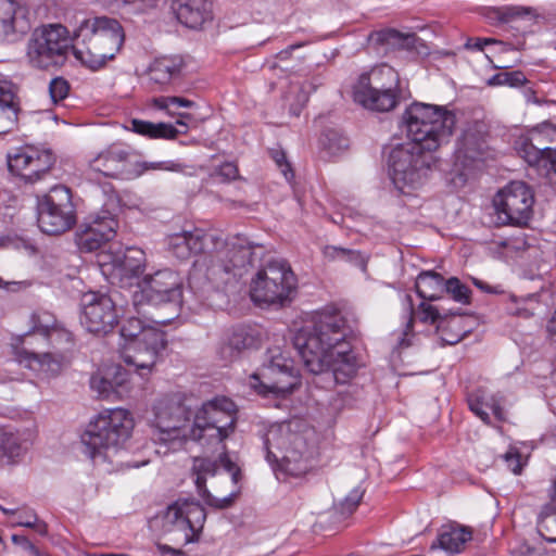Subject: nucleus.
Instances as JSON below:
<instances>
[{"instance_id":"6","label":"nucleus","mask_w":556,"mask_h":556,"mask_svg":"<svg viewBox=\"0 0 556 556\" xmlns=\"http://www.w3.org/2000/svg\"><path fill=\"white\" fill-rule=\"evenodd\" d=\"M264 447L274 470L300 477L311 468L314 450L303 434L291 430L290 424L271 426L264 437Z\"/></svg>"},{"instance_id":"45","label":"nucleus","mask_w":556,"mask_h":556,"mask_svg":"<svg viewBox=\"0 0 556 556\" xmlns=\"http://www.w3.org/2000/svg\"><path fill=\"white\" fill-rule=\"evenodd\" d=\"M419 318L422 323H430L435 325L437 330H442L447 327H457L460 317L455 314L442 315L438 307L429 305L425 302L419 305Z\"/></svg>"},{"instance_id":"17","label":"nucleus","mask_w":556,"mask_h":556,"mask_svg":"<svg viewBox=\"0 0 556 556\" xmlns=\"http://www.w3.org/2000/svg\"><path fill=\"white\" fill-rule=\"evenodd\" d=\"M556 137V127L544 122L534 128L529 138L521 140L517 151L519 155L532 167L542 170L548 179L556 185V149L545 144Z\"/></svg>"},{"instance_id":"31","label":"nucleus","mask_w":556,"mask_h":556,"mask_svg":"<svg viewBox=\"0 0 556 556\" xmlns=\"http://www.w3.org/2000/svg\"><path fill=\"white\" fill-rule=\"evenodd\" d=\"M174 10L178 21L193 29L212 18V4L208 0H175Z\"/></svg>"},{"instance_id":"55","label":"nucleus","mask_w":556,"mask_h":556,"mask_svg":"<svg viewBox=\"0 0 556 556\" xmlns=\"http://www.w3.org/2000/svg\"><path fill=\"white\" fill-rule=\"evenodd\" d=\"M143 169L146 170H168V172H182L185 165L176 161H163V162H144Z\"/></svg>"},{"instance_id":"48","label":"nucleus","mask_w":556,"mask_h":556,"mask_svg":"<svg viewBox=\"0 0 556 556\" xmlns=\"http://www.w3.org/2000/svg\"><path fill=\"white\" fill-rule=\"evenodd\" d=\"M527 81L525 74L521 71L501 72L493 75L489 79L490 86H509L519 87Z\"/></svg>"},{"instance_id":"61","label":"nucleus","mask_w":556,"mask_h":556,"mask_svg":"<svg viewBox=\"0 0 556 556\" xmlns=\"http://www.w3.org/2000/svg\"><path fill=\"white\" fill-rule=\"evenodd\" d=\"M490 42H494V40L492 39H481V38H475V39H469L466 43V47L468 49H477V50H482L483 47Z\"/></svg>"},{"instance_id":"10","label":"nucleus","mask_w":556,"mask_h":556,"mask_svg":"<svg viewBox=\"0 0 556 556\" xmlns=\"http://www.w3.org/2000/svg\"><path fill=\"white\" fill-rule=\"evenodd\" d=\"M296 278L283 260L268 262L260 268L250 285L251 300L260 305L283 306L291 301Z\"/></svg>"},{"instance_id":"58","label":"nucleus","mask_w":556,"mask_h":556,"mask_svg":"<svg viewBox=\"0 0 556 556\" xmlns=\"http://www.w3.org/2000/svg\"><path fill=\"white\" fill-rule=\"evenodd\" d=\"M350 249H344L336 245H327L324 249V255L329 261H343L345 262Z\"/></svg>"},{"instance_id":"46","label":"nucleus","mask_w":556,"mask_h":556,"mask_svg":"<svg viewBox=\"0 0 556 556\" xmlns=\"http://www.w3.org/2000/svg\"><path fill=\"white\" fill-rule=\"evenodd\" d=\"M376 40L390 49H412L417 37L413 33L403 34L395 29H384L376 34Z\"/></svg>"},{"instance_id":"43","label":"nucleus","mask_w":556,"mask_h":556,"mask_svg":"<svg viewBox=\"0 0 556 556\" xmlns=\"http://www.w3.org/2000/svg\"><path fill=\"white\" fill-rule=\"evenodd\" d=\"M34 154V146L16 148L8 154L9 170L28 182V174Z\"/></svg>"},{"instance_id":"56","label":"nucleus","mask_w":556,"mask_h":556,"mask_svg":"<svg viewBox=\"0 0 556 556\" xmlns=\"http://www.w3.org/2000/svg\"><path fill=\"white\" fill-rule=\"evenodd\" d=\"M503 459L506 466L515 473L519 475L522 470L521 454L515 447H510L504 455Z\"/></svg>"},{"instance_id":"5","label":"nucleus","mask_w":556,"mask_h":556,"mask_svg":"<svg viewBox=\"0 0 556 556\" xmlns=\"http://www.w3.org/2000/svg\"><path fill=\"white\" fill-rule=\"evenodd\" d=\"M134 428L130 413L123 408L105 409L89 421L80 437L84 453L96 460L106 459L129 439Z\"/></svg>"},{"instance_id":"8","label":"nucleus","mask_w":556,"mask_h":556,"mask_svg":"<svg viewBox=\"0 0 556 556\" xmlns=\"http://www.w3.org/2000/svg\"><path fill=\"white\" fill-rule=\"evenodd\" d=\"M70 49L73 50V38L65 26L42 25L30 34L26 43L25 60L31 68L48 71L63 65Z\"/></svg>"},{"instance_id":"19","label":"nucleus","mask_w":556,"mask_h":556,"mask_svg":"<svg viewBox=\"0 0 556 556\" xmlns=\"http://www.w3.org/2000/svg\"><path fill=\"white\" fill-rule=\"evenodd\" d=\"M80 321L89 332L106 334L118 323L115 303L108 294L98 292L84 294Z\"/></svg>"},{"instance_id":"34","label":"nucleus","mask_w":556,"mask_h":556,"mask_svg":"<svg viewBox=\"0 0 556 556\" xmlns=\"http://www.w3.org/2000/svg\"><path fill=\"white\" fill-rule=\"evenodd\" d=\"M467 401L470 410L484 424H490L489 412H491L497 420H505V413L498 395L489 394L485 390L478 389L468 395Z\"/></svg>"},{"instance_id":"9","label":"nucleus","mask_w":556,"mask_h":556,"mask_svg":"<svg viewBox=\"0 0 556 556\" xmlns=\"http://www.w3.org/2000/svg\"><path fill=\"white\" fill-rule=\"evenodd\" d=\"M432 152L412 141L392 149L389 156L391 179L401 193L409 194L424 185L433 163Z\"/></svg>"},{"instance_id":"18","label":"nucleus","mask_w":556,"mask_h":556,"mask_svg":"<svg viewBox=\"0 0 556 556\" xmlns=\"http://www.w3.org/2000/svg\"><path fill=\"white\" fill-rule=\"evenodd\" d=\"M165 344V333L162 330H149L143 334V339L124 344L122 358L141 377H144L152 371Z\"/></svg>"},{"instance_id":"57","label":"nucleus","mask_w":556,"mask_h":556,"mask_svg":"<svg viewBox=\"0 0 556 556\" xmlns=\"http://www.w3.org/2000/svg\"><path fill=\"white\" fill-rule=\"evenodd\" d=\"M273 160L275 161L276 165L285 176V178L290 181L294 177V173L290 166V164L287 162L286 153L280 150H273L270 152Z\"/></svg>"},{"instance_id":"59","label":"nucleus","mask_w":556,"mask_h":556,"mask_svg":"<svg viewBox=\"0 0 556 556\" xmlns=\"http://www.w3.org/2000/svg\"><path fill=\"white\" fill-rule=\"evenodd\" d=\"M349 255L345 262L359 267L362 270H366L368 258L364 256L361 252L355 250H349Z\"/></svg>"},{"instance_id":"33","label":"nucleus","mask_w":556,"mask_h":556,"mask_svg":"<svg viewBox=\"0 0 556 556\" xmlns=\"http://www.w3.org/2000/svg\"><path fill=\"white\" fill-rule=\"evenodd\" d=\"M184 60L179 55L156 58L148 68L151 83L164 87L180 78Z\"/></svg>"},{"instance_id":"40","label":"nucleus","mask_w":556,"mask_h":556,"mask_svg":"<svg viewBox=\"0 0 556 556\" xmlns=\"http://www.w3.org/2000/svg\"><path fill=\"white\" fill-rule=\"evenodd\" d=\"M37 345L68 357L74 346V339L72 332L59 324L48 336L41 337Z\"/></svg>"},{"instance_id":"16","label":"nucleus","mask_w":556,"mask_h":556,"mask_svg":"<svg viewBox=\"0 0 556 556\" xmlns=\"http://www.w3.org/2000/svg\"><path fill=\"white\" fill-rule=\"evenodd\" d=\"M205 520L206 511L199 502L178 500L163 514L162 529L164 533L179 532L186 545L198 540Z\"/></svg>"},{"instance_id":"4","label":"nucleus","mask_w":556,"mask_h":556,"mask_svg":"<svg viewBox=\"0 0 556 556\" xmlns=\"http://www.w3.org/2000/svg\"><path fill=\"white\" fill-rule=\"evenodd\" d=\"M409 141L437 151L448 143L456 124L455 114L442 105L413 102L402 115Z\"/></svg>"},{"instance_id":"7","label":"nucleus","mask_w":556,"mask_h":556,"mask_svg":"<svg viewBox=\"0 0 556 556\" xmlns=\"http://www.w3.org/2000/svg\"><path fill=\"white\" fill-rule=\"evenodd\" d=\"M402 99L399 73L390 65L382 64L359 75L353 86V100L372 112H390Z\"/></svg>"},{"instance_id":"44","label":"nucleus","mask_w":556,"mask_h":556,"mask_svg":"<svg viewBox=\"0 0 556 556\" xmlns=\"http://www.w3.org/2000/svg\"><path fill=\"white\" fill-rule=\"evenodd\" d=\"M34 154L28 174V182L41 179L55 163V156L49 149L34 147Z\"/></svg>"},{"instance_id":"62","label":"nucleus","mask_w":556,"mask_h":556,"mask_svg":"<svg viewBox=\"0 0 556 556\" xmlns=\"http://www.w3.org/2000/svg\"><path fill=\"white\" fill-rule=\"evenodd\" d=\"M172 97H159L153 99V105L160 110H167L170 105Z\"/></svg>"},{"instance_id":"13","label":"nucleus","mask_w":556,"mask_h":556,"mask_svg":"<svg viewBox=\"0 0 556 556\" xmlns=\"http://www.w3.org/2000/svg\"><path fill=\"white\" fill-rule=\"evenodd\" d=\"M38 227L48 235H60L75 224V208L71 189L63 185L52 187L38 202Z\"/></svg>"},{"instance_id":"27","label":"nucleus","mask_w":556,"mask_h":556,"mask_svg":"<svg viewBox=\"0 0 556 556\" xmlns=\"http://www.w3.org/2000/svg\"><path fill=\"white\" fill-rule=\"evenodd\" d=\"M117 220L112 215L97 216L77 235V244L84 252L102 248L116 235Z\"/></svg>"},{"instance_id":"14","label":"nucleus","mask_w":556,"mask_h":556,"mask_svg":"<svg viewBox=\"0 0 556 556\" xmlns=\"http://www.w3.org/2000/svg\"><path fill=\"white\" fill-rule=\"evenodd\" d=\"M191 415V410L179 400H160L154 406L155 439L173 447L180 445L182 440L189 439V429L186 426Z\"/></svg>"},{"instance_id":"30","label":"nucleus","mask_w":556,"mask_h":556,"mask_svg":"<svg viewBox=\"0 0 556 556\" xmlns=\"http://www.w3.org/2000/svg\"><path fill=\"white\" fill-rule=\"evenodd\" d=\"M128 374L121 367L114 368V377L110 379L100 372L90 378V388L104 400L122 399L128 392Z\"/></svg>"},{"instance_id":"11","label":"nucleus","mask_w":556,"mask_h":556,"mask_svg":"<svg viewBox=\"0 0 556 556\" xmlns=\"http://www.w3.org/2000/svg\"><path fill=\"white\" fill-rule=\"evenodd\" d=\"M299 384L294 361L278 348L268 350V363L260 374L250 377V386L258 394L285 396Z\"/></svg>"},{"instance_id":"28","label":"nucleus","mask_w":556,"mask_h":556,"mask_svg":"<svg viewBox=\"0 0 556 556\" xmlns=\"http://www.w3.org/2000/svg\"><path fill=\"white\" fill-rule=\"evenodd\" d=\"M262 342V333L257 328L241 326L235 328L218 348V355L225 362H233L245 350L257 349Z\"/></svg>"},{"instance_id":"52","label":"nucleus","mask_w":556,"mask_h":556,"mask_svg":"<svg viewBox=\"0 0 556 556\" xmlns=\"http://www.w3.org/2000/svg\"><path fill=\"white\" fill-rule=\"evenodd\" d=\"M406 300L408 303V319L406 321L404 330L397 334V346L400 349L408 348L412 344V338L414 334L413 326H414V309H413V301L410 295H406Z\"/></svg>"},{"instance_id":"21","label":"nucleus","mask_w":556,"mask_h":556,"mask_svg":"<svg viewBox=\"0 0 556 556\" xmlns=\"http://www.w3.org/2000/svg\"><path fill=\"white\" fill-rule=\"evenodd\" d=\"M130 152L122 144H112L100 152L89 162L87 176L98 180L101 176L108 178H123L129 173Z\"/></svg>"},{"instance_id":"60","label":"nucleus","mask_w":556,"mask_h":556,"mask_svg":"<svg viewBox=\"0 0 556 556\" xmlns=\"http://www.w3.org/2000/svg\"><path fill=\"white\" fill-rule=\"evenodd\" d=\"M218 175L226 180L235 179L238 176V168L233 163H224L218 170Z\"/></svg>"},{"instance_id":"2","label":"nucleus","mask_w":556,"mask_h":556,"mask_svg":"<svg viewBox=\"0 0 556 556\" xmlns=\"http://www.w3.org/2000/svg\"><path fill=\"white\" fill-rule=\"evenodd\" d=\"M236 425L237 406L230 399L222 396L203 403L189 429V439L202 448L212 453L220 451V462L235 484L241 479V470L229 458L225 441L233 434Z\"/></svg>"},{"instance_id":"54","label":"nucleus","mask_w":556,"mask_h":556,"mask_svg":"<svg viewBox=\"0 0 556 556\" xmlns=\"http://www.w3.org/2000/svg\"><path fill=\"white\" fill-rule=\"evenodd\" d=\"M462 320L457 327H447L442 330H437L442 344L453 345L458 343L464 337V329L460 326Z\"/></svg>"},{"instance_id":"20","label":"nucleus","mask_w":556,"mask_h":556,"mask_svg":"<svg viewBox=\"0 0 556 556\" xmlns=\"http://www.w3.org/2000/svg\"><path fill=\"white\" fill-rule=\"evenodd\" d=\"M223 245V237L216 231L194 228L167 237L168 251L179 260H188L192 255L210 254Z\"/></svg>"},{"instance_id":"47","label":"nucleus","mask_w":556,"mask_h":556,"mask_svg":"<svg viewBox=\"0 0 556 556\" xmlns=\"http://www.w3.org/2000/svg\"><path fill=\"white\" fill-rule=\"evenodd\" d=\"M149 330H160L159 328L144 324L141 319L130 317L123 321L121 327V336L125 340V343L143 339V334Z\"/></svg>"},{"instance_id":"51","label":"nucleus","mask_w":556,"mask_h":556,"mask_svg":"<svg viewBox=\"0 0 556 556\" xmlns=\"http://www.w3.org/2000/svg\"><path fill=\"white\" fill-rule=\"evenodd\" d=\"M321 142L331 154H336L349 147V139L334 130H329L325 134V138Z\"/></svg>"},{"instance_id":"15","label":"nucleus","mask_w":556,"mask_h":556,"mask_svg":"<svg viewBox=\"0 0 556 556\" xmlns=\"http://www.w3.org/2000/svg\"><path fill=\"white\" fill-rule=\"evenodd\" d=\"M182 295V280L170 269L157 270L146 276L131 292L132 304L139 309L144 304L160 305L179 302Z\"/></svg>"},{"instance_id":"50","label":"nucleus","mask_w":556,"mask_h":556,"mask_svg":"<svg viewBox=\"0 0 556 556\" xmlns=\"http://www.w3.org/2000/svg\"><path fill=\"white\" fill-rule=\"evenodd\" d=\"M364 496V491L361 488L353 489L345 498L339 503L337 510L343 516L348 517L353 514L359 505Z\"/></svg>"},{"instance_id":"25","label":"nucleus","mask_w":556,"mask_h":556,"mask_svg":"<svg viewBox=\"0 0 556 556\" xmlns=\"http://www.w3.org/2000/svg\"><path fill=\"white\" fill-rule=\"evenodd\" d=\"M146 266L144 252L136 247H128L123 252H118L112 260L111 277L113 283H117L121 288H138L141 282V274Z\"/></svg>"},{"instance_id":"12","label":"nucleus","mask_w":556,"mask_h":556,"mask_svg":"<svg viewBox=\"0 0 556 556\" xmlns=\"http://www.w3.org/2000/svg\"><path fill=\"white\" fill-rule=\"evenodd\" d=\"M534 195L523 181H511L493 198L497 226H523L533 213Z\"/></svg>"},{"instance_id":"38","label":"nucleus","mask_w":556,"mask_h":556,"mask_svg":"<svg viewBox=\"0 0 556 556\" xmlns=\"http://www.w3.org/2000/svg\"><path fill=\"white\" fill-rule=\"evenodd\" d=\"M485 148L483 134L476 127L467 128L457 143V157L475 161L482 155Z\"/></svg>"},{"instance_id":"1","label":"nucleus","mask_w":556,"mask_h":556,"mask_svg":"<svg viewBox=\"0 0 556 556\" xmlns=\"http://www.w3.org/2000/svg\"><path fill=\"white\" fill-rule=\"evenodd\" d=\"M350 332L340 312H324L312 326L295 332L293 345L309 372L319 375L331 370L338 383H345L357 370L356 357L346 340Z\"/></svg>"},{"instance_id":"53","label":"nucleus","mask_w":556,"mask_h":556,"mask_svg":"<svg viewBox=\"0 0 556 556\" xmlns=\"http://www.w3.org/2000/svg\"><path fill=\"white\" fill-rule=\"evenodd\" d=\"M70 92V84L63 77H55L49 84V93L54 103L64 100Z\"/></svg>"},{"instance_id":"32","label":"nucleus","mask_w":556,"mask_h":556,"mask_svg":"<svg viewBox=\"0 0 556 556\" xmlns=\"http://www.w3.org/2000/svg\"><path fill=\"white\" fill-rule=\"evenodd\" d=\"M471 539L472 531L468 527L457 525L443 526L437 541L432 542L430 545V552L434 553L440 548L451 555L460 553L465 544Z\"/></svg>"},{"instance_id":"41","label":"nucleus","mask_w":556,"mask_h":556,"mask_svg":"<svg viewBox=\"0 0 556 556\" xmlns=\"http://www.w3.org/2000/svg\"><path fill=\"white\" fill-rule=\"evenodd\" d=\"M59 324L54 315L48 311L34 312L30 316V330L21 337V345H26L28 337H36L35 344L39 343L41 337L48 336Z\"/></svg>"},{"instance_id":"37","label":"nucleus","mask_w":556,"mask_h":556,"mask_svg":"<svg viewBox=\"0 0 556 556\" xmlns=\"http://www.w3.org/2000/svg\"><path fill=\"white\" fill-rule=\"evenodd\" d=\"M134 132L146 136L151 139H175L179 134H186V130H179L168 123H152L148 121L134 118L128 127Z\"/></svg>"},{"instance_id":"35","label":"nucleus","mask_w":556,"mask_h":556,"mask_svg":"<svg viewBox=\"0 0 556 556\" xmlns=\"http://www.w3.org/2000/svg\"><path fill=\"white\" fill-rule=\"evenodd\" d=\"M485 17L491 23L511 24L518 21L535 22L536 9L526 5H502L486 9Z\"/></svg>"},{"instance_id":"63","label":"nucleus","mask_w":556,"mask_h":556,"mask_svg":"<svg viewBox=\"0 0 556 556\" xmlns=\"http://www.w3.org/2000/svg\"><path fill=\"white\" fill-rule=\"evenodd\" d=\"M156 547H157L159 552H160L161 554H163V555H164V554H172V555H174V556H178V555H181V554H182V552H181L180 549H177V548L170 547V546H168V545H166V544H160V543H159V544L156 545Z\"/></svg>"},{"instance_id":"64","label":"nucleus","mask_w":556,"mask_h":556,"mask_svg":"<svg viewBox=\"0 0 556 556\" xmlns=\"http://www.w3.org/2000/svg\"><path fill=\"white\" fill-rule=\"evenodd\" d=\"M37 519L38 517L36 514L27 515L24 519L18 520L17 525L27 528H34V525H36Z\"/></svg>"},{"instance_id":"39","label":"nucleus","mask_w":556,"mask_h":556,"mask_svg":"<svg viewBox=\"0 0 556 556\" xmlns=\"http://www.w3.org/2000/svg\"><path fill=\"white\" fill-rule=\"evenodd\" d=\"M29 441L30 433L8 428L0 429V451L11 459L20 457L27 450Z\"/></svg>"},{"instance_id":"26","label":"nucleus","mask_w":556,"mask_h":556,"mask_svg":"<svg viewBox=\"0 0 556 556\" xmlns=\"http://www.w3.org/2000/svg\"><path fill=\"white\" fill-rule=\"evenodd\" d=\"M30 28L31 23L24 7L14 0H0V40L16 41Z\"/></svg>"},{"instance_id":"24","label":"nucleus","mask_w":556,"mask_h":556,"mask_svg":"<svg viewBox=\"0 0 556 556\" xmlns=\"http://www.w3.org/2000/svg\"><path fill=\"white\" fill-rule=\"evenodd\" d=\"M217 452L219 453L217 459H211L210 457L203 456L194 457L192 459L191 475L193 477L198 494L201 496L203 502L212 508L225 509L232 506L237 493L232 492L223 498H218L213 496L206 488L207 478L214 477L220 465L225 468L224 464L220 462V451Z\"/></svg>"},{"instance_id":"22","label":"nucleus","mask_w":556,"mask_h":556,"mask_svg":"<svg viewBox=\"0 0 556 556\" xmlns=\"http://www.w3.org/2000/svg\"><path fill=\"white\" fill-rule=\"evenodd\" d=\"M34 339L36 337H28L26 345L16 348L18 361L30 370L47 377H56L62 371L67 357L35 344Z\"/></svg>"},{"instance_id":"23","label":"nucleus","mask_w":556,"mask_h":556,"mask_svg":"<svg viewBox=\"0 0 556 556\" xmlns=\"http://www.w3.org/2000/svg\"><path fill=\"white\" fill-rule=\"evenodd\" d=\"M252 245L247 238L235 237L231 241L223 239V245L210 253L212 269L238 275L236 270L244 268L251 262Z\"/></svg>"},{"instance_id":"49","label":"nucleus","mask_w":556,"mask_h":556,"mask_svg":"<svg viewBox=\"0 0 556 556\" xmlns=\"http://www.w3.org/2000/svg\"><path fill=\"white\" fill-rule=\"evenodd\" d=\"M444 292L452 295V298L459 303H469V288L462 283L458 278L452 277L444 281Z\"/></svg>"},{"instance_id":"29","label":"nucleus","mask_w":556,"mask_h":556,"mask_svg":"<svg viewBox=\"0 0 556 556\" xmlns=\"http://www.w3.org/2000/svg\"><path fill=\"white\" fill-rule=\"evenodd\" d=\"M17 87L9 80H0V135L17 129L21 113Z\"/></svg>"},{"instance_id":"42","label":"nucleus","mask_w":556,"mask_h":556,"mask_svg":"<svg viewBox=\"0 0 556 556\" xmlns=\"http://www.w3.org/2000/svg\"><path fill=\"white\" fill-rule=\"evenodd\" d=\"M416 292L424 300H439L444 292V278L435 271H422L417 277Z\"/></svg>"},{"instance_id":"3","label":"nucleus","mask_w":556,"mask_h":556,"mask_svg":"<svg viewBox=\"0 0 556 556\" xmlns=\"http://www.w3.org/2000/svg\"><path fill=\"white\" fill-rule=\"evenodd\" d=\"M124 38L123 27L115 18H86L74 31L73 54L86 67L98 71L115 58Z\"/></svg>"},{"instance_id":"36","label":"nucleus","mask_w":556,"mask_h":556,"mask_svg":"<svg viewBox=\"0 0 556 556\" xmlns=\"http://www.w3.org/2000/svg\"><path fill=\"white\" fill-rule=\"evenodd\" d=\"M549 502L546 503L539 515L538 531L547 542L556 543V480L548 490Z\"/></svg>"}]
</instances>
